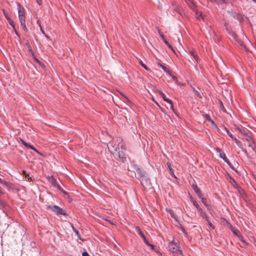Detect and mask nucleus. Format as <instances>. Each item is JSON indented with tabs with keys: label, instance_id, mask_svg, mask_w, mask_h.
<instances>
[{
	"label": "nucleus",
	"instance_id": "f257e3e1",
	"mask_svg": "<svg viewBox=\"0 0 256 256\" xmlns=\"http://www.w3.org/2000/svg\"><path fill=\"white\" fill-rule=\"evenodd\" d=\"M48 208L51 210L56 214H62L64 216L67 215L66 212L59 206L55 205H48Z\"/></svg>",
	"mask_w": 256,
	"mask_h": 256
},
{
	"label": "nucleus",
	"instance_id": "f03ea898",
	"mask_svg": "<svg viewBox=\"0 0 256 256\" xmlns=\"http://www.w3.org/2000/svg\"><path fill=\"white\" fill-rule=\"evenodd\" d=\"M216 150L217 152L219 153L220 156L222 158L225 162H226L228 165L230 166V162L228 158H226L224 153L220 148H216Z\"/></svg>",
	"mask_w": 256,
	"mask_h": 256
},
{
	"label": "nucleus",
	"instance_id": "7ed1b4c3",
	"mask_svg": "<svg viewBox=\"0 0 256 256\" xmlns=\"http://www.w3.org/2000/svg\"><path fill=\"white\" fill-rule=\"evenodd\" d=\"M19 20L21 26L22 27V30L24 32L27 31V28L26 26V20H25V16L24 15H21L18 16Z\"/></svg>",
	"mask_w": 256,
	"mask_h": 256
},
{
	"label": "nucleus",
	"instance_id": "20e7f679",
	"mask_svg": "<svg viewBox=\"0 0 256 256\" xmlns=\"http://www.w3.org/2000/svg\"><path fill=\"white\" fill-rule=\"evenodd\" d=\"M168 250L174 253L175 251H176L178 249V246L174 242V240L170 242L168 246Z\"/></svg>",
	"mask_w": 256,
	"mask_h": 256
},
{
	"label": "nucleus",
	"instance_id": "39448f33",
	"mask_svg": "<svg viewBox=\"0 0 256 256\" xmlns=\"http://www.w3.org/2000/svg\"><path fill=\"white\" fill-rule=\"evenodd\" d=\"M118 156L120 160H121L122 162H124L126 160V154L122 150H118Z\"/></svg>",
	"mask_w": 256,
	"mask_h": 256
},
{
	"label": "nucleus",
	"instance_id": "423d86ee",
	"mask_svg": "<svg viewBox=\"0 0 256 256\" xmlns=\"http://www.w3.org/2000/svg\"><path fill=\"white\" fill-rule=\"evenodd\" d=\"M136 172L138 175L142 178L145 176L146 172L142 169L140 168H136Z\"/></svg>",
	"mask_w": 256,
	"mask_h": 256
},
{
	"label": "nucleus",
	"instance_id": "0eeeda50",
	"mask_svg": "<svg viewBox=\"0 0 256 256\" xmlns=\"http://www.w3.org/2000/svg\"><path fill=\"white\" fill-rule=\"evenodd\" d=\"M108 148L109 150L111 152L114 153V151L117 152V148H118V147L117 146H116L114 147V146H113L112 145V144L109 143L108 144Z\"/></svg>",
	"mask_w": 256,
	"mask_h": 256
},
{
	"label": "nucleus",
	"instance_id": "6e6552de",
	"mask_svg": "<svg viewBox=\"0 0 256 256\" xmlns=\"http://www.w3.org/2000/svg\"><path fill=\"white\" fill-rule=\"evenodd\" d=\"M22 142L26 147L30 148L33 150L34 151L36 152L37 153H39L38 152L35 148H34L32 146L29 144L28 143L26 142L24 140H22Z\"/></svg>",
	"mask_w": 256,
	"mask_h": 256
},
{
	"label": "nucleus",
	"instance_id": "1a4fd4ad",
	"mask_svg": "<svg viewBox=\"0 0 256 256\" xmlns=\"http://www.w3.org/2000/svg\"><path fill=\"white\" fill-rule=\"evenodd\" d=\"M4 186H6V188L8 190H11L12 188V184L10 183V182H7L6 181L4 180L2 184Z\"/></svg>",
	"mask_w": 256,
	"mask_h": 256
},
{
	"label": "nucleus",
	"instance_id": "9d476101",
	"mask_svg": "<svg viewBox=\"0 0 256 256\" xmlns=\"http://www.w3.org/2000/svg\"><path fill=\"white\" fill-rule=\"evenodd\" d=\"M159 94H160V96L163 98V99L164 101H166L168 103H172V100H170V99L168 98L164 92H162L161 91H159Z\"/></svg>",
	"mask_w": 256,
	"mask_h": 256
},
{
	"label": "nucleus",
	"instance_id": "9b49d317",
	"mask_svg": "<svg viewBox=\"0 0 256 256\" xmlns=\"http://www.w3.org/2000/svg\"><path fill=\"white\" fill-rule=\"evenodd\" d=\"M248 146L250 147L252 150L256 151V144L254 142V140H252L250 142H248Z\"/></svg>",
	"mask_w": 256,
	"mask_h": 256
},
{
	"label": "nucleus",
	"instance_id": "f8f14e48",
	"mask_svg": "<svg viewBox=\"0 0 256 256\" xmlns=\"http://www.w3.org/2000/svg\"><path fill=\"white\" fill-rule=\"evenodd\" d=\"M18 16L21 15L24 16V8L20 6V4H18Z\"/></svg>",
	"mask_w": 256,
	"mask_h": 256
},
{
	"label": "nucleus",
	"instance_id": "ddd939ff",
	"mask_svg": "<svg viewBox=\"0 0 256 256\" xmlns=\"http://www.w3.org/2000/svg\"><path fill=\"white\" fill-rule=\"evenodd\" d=\"M192 202L200 212H202V208L199 206L198 202L195 200L192 199Z\"/></svg>",
	"mask_w": 256,
	"mask_h": 256
},
{
	"label": "nucleus",
	"instance_id": "4468645a",
	"mask_svg": "<svg viewBox=\"0 0 256 256\" xmlns=\"http://www.w3.org/2000/svg\"><path fill=\"white\" fill-rule=\"evenodd\" d=\"M229 228L232 230V232H233L234 234L236 236L238 235V234L239 233V232L238 230L236 229L235 228H233L232 224H229Z\"/></svg>",
	"mask_w": 256,
	"mask_h": 256
},
{
	"label": "nucleus",
	"instance_id": "2eb2a0df",
	"mask_svg": "<svg viewBox=\"0 0 256 256\" xmlns=\"http://www.w3.org/2000/svg\"><path fill=\"white\" fill-rule=\"evenodd\" d=\"M188 1L190 2V3L188 4L190 8L194 10L196 8L195 4L194 2L192 0H188Z\"/></svg>",
	"mask_w": 256,
	"mask_h": 256
},
{
	"label": "nucleus",
	"instance_id": "dca6fc26",
	"mask_svg": "<svg viewBox=\"0 0 256 256\" xmlns=\"http://www.w3.org/2000/svg\"><path fill=\"white\" fill-rule=\"evenodd\" d=\"M196 16L198 20H204V16L202 14L201 12H198V10L196 11Z\"/></svg>",
	"mask_w": 256,
	"mask_h": 256
},
{
	"label": "nucleus",
	"instance_id": "f3484780",
	"mask_svg": "<svg viewBox=\"0 0 256 256\" xmlns=\"http://www.w3.org/2000/svg\"><path fill=\"white\" fill-rule=\"evenodd\" d=\"M173 254L174 256H184L182 250L180 249H178L176 251H175L173 253Z\"/></svg>",
	"mask_w": 256,
	"mask_h": 256
},
{
	"label": "nucleus",
	"instance_id": "a211bd4d",
	"mask_svg": "<svg viewBox=\"0 0 256 256\" xmlns=\"http://www.w3.org/2000/svg\"><path fill=\"white\" fill-rule=\"evenodd\" d=\"M237 128L239 130V132L244 136H246V135L248 134L246 132V130L245 128Z\"/></svg>",
	"mask_w": 256,
	"mask_h": 256
},
{
	"label": "nucleus",
	"instance_id": "6ab92c4d",
	"mask_svg": "<svg viewBox=\"0 0 256 256\" xmlns=\"http://www.w3.org/2000/svg\"><path fill=\"white\" fill-rule=\"evenodd\" d=\"M190 54L194 58L196 61H198L199 60L198 56L196 54V52L194 50H190Z\"/></svg>",
	"mask_w": 256,
	"mask_h": 256
},
{
	"label": "nucleus",
	"instance_id": "aec40b11",
	"mask_svg": "<svg viewBox=\"0 0 256 256\" xmlns=\"http://www.w3.org/2000/svg\"><path fill=\"white\" fill-rule=\"evenodd\" d=\"M136 230L138 233V234L143 238V240H145L146 236H144V233L141 231L140 228L138 227H136Z\"/></svg>",
	"mask_w": 256,
	"mask_h": 256
},
{
	"label": "nucleus",
	"instance_id": "412c9836",
	"mask_svg": "<svg viewBox=\"0 0 256 256\" xmlns=\"http://www.w3.org/2000/svg\"><path fill=\"white\" fill-rule=\"evenodd\" d=\"M169 214L172 218H174L176 221H178L177 216L172 210H170Z\"/></svg>",
	"mask_w": 256,
	"mask_h": 256
},
{
	"label": "nucleus",
	"instance_id": "4be33fe9",
	"mask_svg": "<svg viewBox=\"0 0 256 256\" xmlns=\"http://www.w3.org/2000/svg\"><path fill=\"white\" fill-rule=\"evenodd\" d=\"M174 7L175 10L178 12L179 14H181V8L176 4V2H173Z\"/></svg>",
	"mask_w": 256,
	"mask_h": 256
},
{
	"label": "nucleus",
	"instance_id": "5701e85b",
	"mask_svg": "<svg viewBox=\"0 0 256 256\" xmlns=\"http://www.w3.org/2000/svg\"><path fill=\"white\" fill-rule=\"evenodd\" d=\"M237 42H238V44L242 48H243L246 50H247L246 45L244 44V42L242 40H238Z\"/></svg>",
	"mask_w": 256,
	"mask_h": 256
},
{
	"label": "nucleus",
	"instance_id": "b1692460",
	"mask_svg": "<svg viewBox=\"0 0 256 256\" xmlns=\"http://www.w3.org/2000/svg\"><path fill=\"white\" fill-rule=\"evenodd\" d=\"M166 165L168 166V170L170 171V174H172V175H174V170L172 168V166H171V164L170 162H167L166 163Z\"/></svg>",
	"mask_w": 256,
	"mask_h": 256
},
{
	"label": "nucleus",
	"instance_id": "393cba45",
	"mask_svg": "<svg viewBox=\"0 0 256 256\" xmlns=\"http://www.w3.org/2000/svg\"><path fill=\"white\" fill-rule=\"evenodd\" d=\"M157 64H158V66L161 67L166 72H168V69L166 66H164L162 65V64H161L160 62H158Z\"/></svg>",
	"mask_w": 256,
	"mask_h": 256
},
{
	"label": "nucleus",
	"instance_id": "a878e982",
	"mask_svg": "<svg viewBox=\"0 0 256 256\" xmlns=\"http://www.w3.org/2000/svg\"><path fill=\"white\" fill-rule=\"evenodd\" d=\"M50 182L52 183V184L54 186H56V180L54 178V177H51L50 178Z\"/></svg>",
	"mask_w": 256,
	"mask_h": 256
},
{
	"label": "nucleus",
	"instance_id": "bb28decb",
	"mask_svg": "<svg viewBox=\"0 0 256 256\" xmlns=\"http://www.w3.org/2000/svg\"><path fill=\"white\" fill-rule=\"evenodd\" d=\"M244 138L248 142H250L252 140H253L252 136H249L248 134H247L246 136H244Z\"/></svg>",
	"mask_w": 256,
	"mask_h": 256
},
{
	"label": "nucleus",
	"instance_id": "cd10ccee",
	"mask_svg": "<svg viewBox=\"0 0 256 256\" xmlns=\"http://www.w3.org/2000/svg\"><path fill=\"white\" fill-rule=\"evenodd\" d=\"M192 89H193V91L194 92L196 95L198 97L201 98H202L201 94L200 92H198V91H197L194 88H193Z\"/></svg>",
	"mask_w": 256,
	"mask_h": 256
},
{
	"label": "nucleus",
	"instance_id": "c85d7f7f",
	"mask_svg": "<svg viewBox=\"0 0 256 256\" xmlns=\"http://www.w3.org/2000/svg\"><path fill=\"white\" fill-rule=\"evenodd\" d=\"M192 188H193L194 191L196 192V193L200 191V189L198 188V187L196 185H193Z\"/></svg>",
	"mask_w": 256,
	"mask_h": 256
},
{
	"label": "nucleus",
	"instance_id": "c756f323",
	"mask_svg": "<svg viewBox=\"0 0 256 256\" xmlns=\"http://www.w3.org/2000/svg\"><path fill=\"white\" fill-rule=\"evenodd\" d=\"M202 202L206 206H208V200L206 198H203L202 199Z\"/></svg>",
	"mask_w": 256,
	"mask_h": 256
},
{
	"label": "nucleus",
	"instance_id": "7c9ffc66",
	"mask_svg": "<svg viewBox=\"0 0 256 256\" xmlns=\"http://www.w3.org/2000/svg\"><path fill=\"white\" fill-rule=\"evenodd\" d=\"M202 213V216L203 218H205V220H206V221H208V218L206 216V213L202 211V212H200Z\"/></svg>",
	"mask_w": 256,
	"mask_h": 256
},
{
	"label": "nucleus",
	"instance_id": "2f4dec72",
	"mask_svg": "<svg viewBox=\"0 0 256 256\" xmlns=\"http://www.w3.org/2000/svg\"><path fill=\"white\" fill-rule=\"evenodd\" d=\"M8 22L14 28V22L10 19V20H8Z\"/></svg>",
	"mask_w": 256,
	"mask_h": 256
},
{
	"label": "nucleus",
	"instance_id": "473e14b6",
	"mask_svg": "<svg viewBox=\"0 0 256 256\" xmlns=\"http://www.w3.org/2000/svg\"><path fill=\"white\" fill-rule=\"evenodd\" d=\"M196 194H197V195H198V197L200 198L201 200H202V198H204L202 197V192H201L200 190V191H199L198 192H196Z\"/></svg>",
	"mask_w": 256,
	"mask_h": 256
},
{
	"label": "nucleus",
	"instance_id": "72a5a7b5",
	"mask_svg": "<svg viewBox=\"0 0 256 256\" xmlns=\"http://www.w3.org/2000/svg\"><path fill=\"white\" fill-rule=\"evenodd\" d=\"M236 236H238V238L239 240H240L241 242H244L243 237L240 234H238V235H236Z\"/></svg>",
	"mask_w": 256,
	"mask_h": 256
},
{
	"label": "nucleus",
	"instance_id": "f704fd0d",
	"mask_svg": "<svg viewBox=\"0 0 256 256\" xmlns=\"http://www.w3.org/2000/svg\"><path fill=\"white\" fill-rule=\"evenodd\" d=\"M76 236H78V239H80V240L83 241L84 240L81 238L80 235V234H79V232L78 230H76Z\"/></svg>",
	"mask_w": 256,
	"mask_h": 256
},
{
	"label": "nucleus",
	"instance_id": "c9c22d12",
	"mask_svg": "<svg viewBox=\"0 0 256 256\" xmlns=\"http://www.w3.org/2000/svg\"><path fill=\"white\" fill-rule=\"evenodd\" d=\"M209 226L212 228V229H214L215 227L214 226L212 225V222L208 220V221H207Z\"/></svg>",
	"mask_w": 256,
	"mask_h": 256
},
{
	"label": "nucleus",
	"instance_id": "e433bc0d",
	"mask_svg": "<svg viewBox=\"0 0 256 256\" xmlns=\"http://www.w3.org/2000/svg\"><path fill=\"white\" fill-rule=\"evenodd\" d=\"M4 15L6 17V18L7 19V20L8 21V20H10V16H8V14L6 13L4 11Z\"/></svg>",
	"mask_w": 256,
	"mask_h": 256
},
{
	"label": "nucleus",
	"instance_id": "4c0bfd02",
	"mask_svg": "<svg viewBox=\"0 0 256 256\" xmlns=\"http://www.w3.org/2000/svg\"><path fill=\"white\" fill-rule=\"evenodd\" d=\"M164 42L172 50V46H170V44L168 42H167L166 40H164Z\"/></svg>",
	"mask_w": 256,
	"mask_h": 256
},
{
	"label": "nucleus",
	"instance_id": "58836bf2",
	"mask_svg": "<svg viewBox=\"0 0 256 256\" xmlns=\"http://www.w3.org/2000/svg\"><path fill=\"white\" fill-rule=\"evenodd\" d=\"M227 134L232 139L234 138V137L232 134L228 132V130H227Z\"/></svg>",
	"mask_w": 256,
	"mask_h": 256
},
{
	"label": "nucleus",
	"instance_id": "ea45409f",
	"mask_svg": "<svg viewBox=\"0 0 256 256\" xmlns=\"http://www.w3.org/2000/svg\"><path fill=\"white\" fill-rule=\"evenodd\" d=\"M140 64L141 66H142L146 70H148V68L146 67V66L142 62V61L140 62Z\"/></svg>",
	"mask_w": 256,
	"mask_h": 256
},
{
	"label": "nucleus",
	"instance_id": "a19ab883",
	"mask_svg": "<svg viewBox=\"0 0 256 256\" xmlns=\"http://www.w3.org/2000/svg\"><path fill=\"white\" fill-rule=\"evenodd\" d=\"M232 140H234L235 142L238 145V144L240 143V142L236 139V138L235 136Z\"/></svg>",
	"mask_w": 256,
	"mask_h": 256
},
{
	"label": "nucleus",
	"instance_id": "79ce46f5",
	"mask_svg": "<svg viewBox=\"0 0 256 256\" xmlns=\"http://www.w3.org/2000/svg\"><path fill=\"white\" fill-rule=\"evenodd\" d=\"M232 140H234L235 142L238 145V144L240 143V142L236 139V138L235 136Z\"/></svg>",
	"mask_w": 256,
	"mask_h": 256
},
{
	"label": "nucleus",
	"instance_id": "37998d69",
	"mask_svg": "<svg viewBox=\"0 0 256 256\" xmlns=\"http://www.w3.org/2000/svg\"><path fill=\"white\" fill-rule=\"evenodd\" d=\"M232 140H234L235 142L238 145V144L240 143V142L236 139V138L235 136Z\"/></svg>",
	"mask_w": 256,
	"mask_h": 256
},
{
	"label": "nucleus",
	"instance_id": "c03bdc74",
	"mask_svg": "<svg viewBox=\"0 0 256 256\" xmlns=\"http://www.w3.org/2000/svg\"><path fill=\"white\" fill-rule=\"evenodd\" d=\"M170 109L174 112V108L172 102V103H170Z\"/></svg>",
	"mask_w": 256,
	"mask_h": 256
},
{
	"label": "nucleus",
	"instance_id": "a18cd8bd",
	"mask_svg": "<svg viewBox=\"0 0 256 256\" xmlns=\"http://www.w3.org/2000/svg\"><path fill=\"white\" fill-rule=\"evenodd\" d=\"M37 22H38V24H39V26H40V30H42V32L43 34H44V32L42 30V27H41V26H40V21L38 20L37 21Z\"/></svg>",
	"mask_w": 256,
	"mask_h": 256
},
{
	"label": "nucleus",
	"instance_id": "49530a36",
	"mask_svg": "<svg viewBox=\"0 0 256 256\" xmlns=\"http://www.w3.org/2000/svg\"><path fill=\"white\" fill-rule=\"evenodd\" d=\"M82 256H90V255L88 254L87 252H84L82 254Z\"/></svg>",
	"mask_w": 256,
	"mask_h": 256
},
{
	"label": "nucleus",
	"instance_id": "de8ad7c7",
	"mask_svg": "<svg viewBox=\"0 0 256 256\" xmlns=\"http://www.w3.org/2000/svg\"><path fill=\"white\" fill-rule=\"evenodd\" d=\"M242 151L247 156H248V152L246 150L244 149V148H242Z\"/></svg>",
	"mask_w": 256,
	"mask_h": 256
},
{
	"label": "nucleus",
	"instance_id": "09e8293b",
	"mask_svg": "<svg viewBox=\"0 0 256 256\" xmlns=\"http://www.w3.org/2000/svg\"><path fill=\"white\" fill-rule=\"evenodd\" d=\"M4 194V192L2 188L0 187V195H2Z\"/></svg>",
	"mask_w": 256,
	"mask_h": 256
},
{
	"label": "nucleus",
	"instance_id": "8fccbe9b",
	"mask_svg": "<svg viewBox=\"0 0 256 256\" xmlns=\"http://www.w3.org/2000/svg\"><path fill=\"white\" fill-rule=\"evenodd\" d=\"M158 32H159V34H160V36L162 38V40H164V34H162L160 32V30H158Z\"/></svg>",
	"mask_w": 256,
	"mask_h": 256
},
{
	"label": "nucleus",
	"instance_id": "3c124183",
	"mask_svg": "<svg viewBox=\"0 0 256 256\" xmlns=\"http://www.w3.org/2000/svg\"><path fill=\"white\" fill-rule=\"evenodd\" d=\"M36 2H37V3H38L39 5H41V4H42V0H36Z\"/></svg>",
	"mask_w": 256,
	"mask_h": 256
},
{
	"label": "nucleus",
	"instance_id": "603ef678",
	"mask_svg": "<svg viewBox=\"0 0 256 256\" xmlns=\"http://www.w3.org/2000/svg\"><path fill=\"white\" fill-rule=\"evenodd\" d=\"M144 242L148 245L150 246V244L148 243V241L146 240V238H145V240H144Z\"/></svg>",
	"mask_w": 256,
	"mask_h": 256
},
{
	"label": "nucleus",
	"instance_id": "864d4df0",
	"mask_svg": "<svg viewBox=\"0 0 256 256\" xmlns=\"http://www.w3.org/2000/svg\"><path fill=\"white\" fill-rule=\"evenodd\" d=\"M166 73L168 74L170 76H172V74L169 70H168V72Z\"/></svg>",
	"mask_w": 256,
	"mask_h": 256
},
{
	"label": "nucleus",
	"instance_id": "5fc2aeb1",
	"mask_svg": "<svg viewBox=\"0 0 256 256\" xmlns=\"http://www.w3.org/2000/svg\"><path fill=\"white\" fill-rule=\"evenodd\" d=\"M4 181L3 179H2L1 178H0V183L2 184L3 182Z\"/></svg>",
	"mask_w": 256,
	"mask_h": 256
},
{
	"label": "nucleus",
	"instance_id": "6e6d98bb",
	"mask_svg": "<svg viewBox=\"0 0 256 256\" xmlns=\"http://www.w3.org/2000/svg\"><path fill=\"white\" fill-rule=\"evenodd\" d=\"M122 95L124 98L125 100H128V98L126 96H124V94H122Z\"/></svg>",
	"mask_w": 256,
	"mask_h": 256
},
{
	"label": "nucleus",
	"instance_id": "4d7b16f0",
	"mask_svg": "<svg viewBox=\"0 0 256 256\" xmlns=\"http://www.w3.org/2000/svg\"><path fill=\"white\" fill-rule=\"evenodd\" d=\"M3 202L1 200H0V206H2L3 205Z\"/></svg>",
	"mask_w": 256,
	"mask_h": 256
},
{
	"label": "nucleus",
	"instance_id": "13d9d810",
	"mask_svg": "<svg viewBox=\"0 0 256 256\" xmlns=\"http://www.w3.org/2000/svg\"><path fill=\"white\" fill-rule=\"evenodd\" d=\"M171 76L172 78H173L174 80H176V78L175 76H173L172 74V76Z\"/></svg>",
	"mask_w": 256,
	"mask_h": 256
},
{
	"label": "nucleus",
	"instance_id": "bf43d9fd",
	"mask_svg": "<svg viewBox=\"0 0 256 256\" xmlns=\"http://www.w3.org/2000/svg\"><path fill=\"white\" fill-rule=\"evenodd\" d=\"M72 230L76 232V230H78L76 228H75L73 226H72Z\"/></svg>",
	"mask_w": 256,
	"mask_h": 256
},
{
	"label": "nucleus",
	"instance_id": "052dcab7",
	"mask_svg": "<svg viewBox=\"0 0 256 256\" xmlns=\"http://www.w3.org/2000/svg\"><path fill=\"white\" fill-rule=\"evenodd\" d=\"M26 177L27 178L28 180L30 178L29 176H26Z\"/></svg>",
	"mask_w": 256,
	"mask_h": 256
},
{
	"label": "nucleus",
	"instance_id": "680f3d73",
	"mask_svg": "<svg viewBox=\"0 0 256 256\" xmlns=\"http://www.w3.org/2000/svg\"><path fill=\"white\" fill-rule=\"evenodd\" d=\"M182 232H183L184 233H185V230H184V229L182 230Z\"/></svg>",
	"mask_w": 256,
	"mask_h": 256
},
{
	"label": "nucleus",
	"instance_id": "e2e57ef3",
	"mask_svg": "<svg viewBox=\"0 0 256 256\" xmlns=\"http://www.w3.org/2000/svg\"><path fill=\"white\" fill-rule=\"evenodd\" d=\"M252 1H254V2H256V0H252Z\"/></svg>",
	"mask_w": 256,
	"mask_h": 256
},
{
	"label": "nucleus",
	"instance_id": "0e129e2a",
	"mask_svg": "<svg viewBox=\"0 0 256 256\" xmlns=\"http://www.w3.org/2000/svg\"><path fill=\"white\" fill-rule=\"evenodd\" d=\"M64 192V194H67V193H66V192Z\"/></svg>",
	"mask_w": 256,
	"mask_h": 256
},
{
	"label": "nucleus",
	"instance_id": "69168bd1",
	"mask_svg": "<svg viewBox=\"0 0 256 256\" xmlns=\"http://www.w3.org/2000/svg\"><path fill=\"white\" fill-rule=\"evenodd\" d=\"M208 118L209 120H210V116H208Z\"/></svg>",
	"mask_w": 256,
	"mask_h": 256
}]
</instances>
